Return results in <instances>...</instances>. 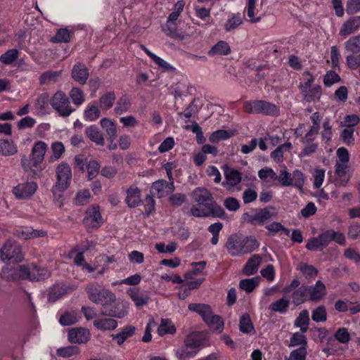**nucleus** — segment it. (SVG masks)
I'll return each mask as SVG.
<instances>
[{
    "mask_svg": "<svg viewBox=\"0 0 360 360\" xmlns=\"http://www.w3.org/2000/svg\"><path fill=\"white\" fill-rule=\"evenodd\" d=\"M292 302L295 305H300L309 300L307 285H302L295 290L292 295Z\"/></svg>",
    "mask_w": 360,
    "mask_h": 360,
    "instance_id": "obj_38",
    "label": "nucleus"
},
{
    "mask_svg": "<svg viewBox=\"0 0 360 360\" xmlns=\"http://www.w3.org/2000/svg\"><path fill=\"white\" fill-rule=\"evenodd\" d=\"M175 189L174 181L167 182L165 180H158L152 184L151 190L154 194L161 198L167 196Z\"/></svg>",
    "mask_w": 360,
    "mask_h": 360,
    "instance_id": "obj_17",
    "label": "nucleus"
},
{
    "mask_svg": "<svg viewBox=\"0 0 360 360\" xmlns=\"http://www.w3.org/2000/svg\"><path fill=\"white\" fill-rule=\"evenodd\" d=\"M259 243L254 236H243L235 234L231 236L226 242V247L232 256H240L256 250Z\"/></svg>",
    "mask_w": 360,
    "mask_h": 360,
    "instance_id": "obj_2",
    "label": "nucleus"
},
{
    "mask_svg": "<svg viewBox=\"0 0 360 360\" xmlns=\"http://www.w3.org/2000/svg\"><path fill=\"white\" fill-rule=\"evenodd\" d=\"M307 345V339L306 336L304 333H295L292 337L290 338V344L291 347H305Z\"/></svg>",
    "mask_w": 360,
    "mask_h": 360,
    "instance_id": "obj_63",
    "label": "nucleus"
},
{
    "mask_svg": "<svg viewBox=\"0 0 360 360\" xmlns=\"http://www.w3.org/2000/svg\"><path fill=\"white\" fill-rule=\"evenodd\" d=\"M129 312V303L126 301H119L114 307L110 308L108 311H102V314L122 319L126 316Z\"/></svg>",
    "mask_w": 360,
    "mask_h": 360,
    "instance_id": "obj_20",
    "label": "nucleus"
},
{
    "mask_svg": "<svg viewBox=\"0 0 360 360\" xmlns=\"http://www.w3.org/2000/svg\"><path fill=\"white\" fill-rule=\"evenodd\" d=\"M131 108V101L127 96H121L116 103L114 111L116 114L122 115L127 112Z\"/></svg>",
    "mask_w": 360,
    "mask_h": 360,
    "instance_id": "obj_51",
    "label": "nucleus"
},
{
    "mask_svg": "<svg viewBox=\"0 0 360 360\" xmlns=\"http://www.w3.org/2000/svg\"><path fill=\"white\" fill-rule=\"evenodd\" d=\"M51 155L49 158V162H54L58 160L65 153V146L60 141L52 143L51 146Z\"/></svg>",
    "mask_w": 360,
    "mask_h": 360,
    "instance_id": "obj_45",
    "label": "nucleus"
},
{
    "mask_svg": "<svg viewBox=\"0 0 360 360\" xmlns=\"http://www.w3.org/2000/svg\"><path fill=\"white\" fill-rule=\"evenodd\" d=\"M14 235L22 240H30L46 236L47 231L44 229H34L32 226H24L18 229Z\"/></svg>",
    "mask_w": 360,
    "mask_h": 360,
    "instance_id": "obj_14",
    "label": "nucleus"
},
{
    "mask_svg": "<svg viewBox=\"0 0 360 360\" xmlns=\"http://www.w3.org/2000/svg\"><path fill=\"white\" fill-rule=\"evenodd\" d=\"M304 100L308 103L318 101L321 96V87L315 86L313 88H309L306 91H302Z\"/></svg>",
    "mask_w": 360,
    "mask_h": 360,
    "instance_id": "obj_44",
    "label": "nucleus"
},
{
    "mask_svg": "<svg viewBox=\"0 0 360 360\" xmlns=\"http://www.w3.org/2000/svg\"><path fill=\"white\" fill-rule=\"evenodd\" d=\"M125 202L129 207H136L141 202V190L136 186H131L126 191Z\"/></svg>",
    "mask_w": 360,
    "mask_h": 360,
    "instance_id": "obj_21",
    "label": "nucleus"
},
{
    "mask_svg": "<svg viewBox=\"0 0 360 360\" xmlns=\"http://www.w3.org/2000/svg\"><path fill=\"white\" fill-rule=\"evenodd\" d=\"M217 209L214 207H198L193 206L191 209V214L195 217H207L216 216Z\"/></svg>",
    "mask_w": 360,
    "mask_h": 360,
    "instance_id": "obj_42",
    "label": "nucleus"
},
{
    "mask_svg": "<svg viewBox=\"0 0 360 360\" xmlns=\"http://www.w3.org/2000/svg\"><path fill=\"white\" fill-rule=\"evenodd\" d=\"M84 221L88 228H98L103 224V218L98 205H94L87 210Z\"/></svg>",
    "mask_w": 360,
    "mask_h": 360,
    "instance_id": "obj_13",
    "label": "nucleus"
},
{
    "mask_svg": "<svg viewBox=\"0 0 360 360\" xmlns=\"http://www.w3.org/2000/svg\"><path fill=\"white\" fill-rule=\"evenodd\" d=\"M176 332V328L169 319L161 320V323L158 328L159 335L163 336L166 334H174Z\"/></svg>",
    "mask_w": 360,
    "mask_h": 360,
    "instance_id": "obj_52",
    "label": "nucleus"
},
{
    "mask_svg": "<svg viewBox=\"0 0 360 360\" xmlns=\"http://www.w3.org/2000/svg\"><path fill=\"white\" fill-rule=\"evenodd\" d=\"M345 49L352 53L360 52V34L349 38L345 43Z\"/></svg>",
    "mask_w": 360,
    "mask_h": 360,
    "instance_id": "obj_57",
    "label": "nucleus"
},
{
    "mask_svg": "<svg viewBox=\"0 0 360 360\" xmlns=\"http://www.w3.org/2000/svg\"><path fill=\"white\" fill-rule=\"evenodd\" d=\"M43 161L35 159L30 155L29 158H23L21 160V165L26 172L32 174L34 176H40L41 172L44 169L42 165Z\"/></svg>",
    "mask_w": 360,
    "mask_h": 360,
    "instance_id": "obj_12",
    "label": "nucleus"
},
{
    "mask_svg": "<svg viewBox=\"0 0 360 360\" xmlns=\"http://www.w3.org/2000/svg\"><path fill=\"white\" fill-rule=\"evenodd\" d=\"M18 148L12 140L0 139V154L3 156H11L17 153Z\"/></svg>",
    "mask_w": 360,
    "mask_h": 360,
    "instance_id": "obj_33",
    "label": "nucleus"
},
{
    "mask_svg": "<svg viewBox=\"0 0 360 360\" xmlns=\"http://www.w3.org/2000/svg\"><path fill=\"white\" fill-rule=\"evenodd\" d=\"M205 322L209 326V327L214 331L221 333L224 327V323L221 316L214 315L213 313L208 317L207 321Z\"/></svg>",
    "mask_w": 360,
    "mask_h": 360,
    "instance_id": "obj_39",
    "label": "nucleus"
},
{
    "mask_svg": "<svg viewBox=\"0 0 360 360\" xmlns=\"http://www.w3.org/2000/svg\"><path fill=\"white\" fill-rule=\"evenodd\" d=\"M311 319L315 322H323L327 319L326 309L324 306H319L311 312Z\"/></svg>",
    "mask_w": 360,
    "mask_h": 360,
    "instance_id": "obj_59",
    "label": "nucleus"
},
{
    "mask_svg": "<svg viewBox=\"0 0 360 360\" xmlns=\"http://www.w3.org/2000/svg\"><path fill=\"white\" fill-rule=\"evenodd\" d=\"M101 110L96 101L89 103L84 111V119L89 122L96 120L100 117Z\"/></svg>",
    "mask_w": 360,
    "mask_h": 360,
    "instance_id": "obj_34",
    "label": "nucleus"
},
{
    "mask_svg": "<svg viewBox=\"0 0 360 360\" xmlns=\"http://www.w3.org/2000/svg\"><path fill=\"white\" fill-rule=\"evenodd\" d=\"M330 243L328 230L316 237L308 240L306 248L311 251L322 250Z\"/></svg>",
    "mask_w": 360,
    "mask_h": 360,
    "instance_id": "obj_15",
    "label": "nucleus"
},
{
    "mask_svg": "<svg viewBox=\"0 0 360 360\" xmlns=\"http://www.w3.org/2000/svg\"><path fill=\"white\" fill-rule=\"evenodd\" d=\"M277 181L283 186H294L298 188H302L304 183L302 172L295 170L290 174L285 166L282 167L279 174L277 175Z\"/></svg>",
    "mask_w": 360,
    "mask_h": 360,
    "instance_id": "obj_8",
    "label": "nucleus"
},
{
    "mask_svg": "<svg viewBox=\"0 0 360 360\" xmlns=\"http://www.w3.org/2000/svg\"><path fill=\"white\" fill-rule=\"evenodd\" d=\"M91 194L89 190H81L75 195V202L78 205H84L89 202Z\"/></svg>",
    "mask_w": 360,
    "mask_h": 360,
    "instance_id": "obj_61",
    "label": "nucleus"
},
{
    "mask_svg": "<svg viewBox=\"0 0 360 360\" xmlns=\"http://www.w3.org/2000/svg\"><path fill=\"white\" fill-rule=\"evenodd\" d=\"M231 51L229 44L223 40L219 41L214 44L208 52L210 56H226Z\"/></svg>",
    "mask_w": 360,
    "mask_h": 360,
    "instance_id": "obj_32",
    "label": "nucleus"
},
{
    "mask_svg": "<svg viewBox=\"0 0 360 360\" xmlns=\"http://www.w3.org/2000/svg\"><path fill=\"white\" fill-rule=\"evenodd\" d=\"M136 328L133 326H126L122 328L121 331L117 334L112 335V340H115L118 345H122L128 338L135 334Z\"/></svg>",
    "mask_w": 360,
    "mask_h": 360,
    "instance_id": "obj_30",
    "label": "nucleus"
},
{
    "mask_svg": "<svg viewBox=\"0 0 360 360\" xmlns=\"http://www.w3.org/2000/svg\"><path fill=\"white\" fill-rule=\"evenodd\" d=\"M360 30V15L353 16L345 20L341 25L339 34L346 37Z\"/></svg>",
    "mask_w": 360,
    "mask_h": 360,
    "instance_id": "obj_16",
    "label": "nucleus"
},
{
    "mask_svg": "<svg viewBox=\"0 0 360 360\" xmlns=\"http://www.w3.org/2000/svg\"><path fill=\"white\" fill-rule=\"evenodd\" d=\"M274 214L267 209H261L249 217V221L254 225H262L272 219Z\"/></svg>",
    "mask_w": 360,
    "mask_h": 360,
    "instance_id": "obj_26",
    "label": "nucleus"
},
{
    "mask_svg": "<svg viewBox=\"0 0 360 360\" xmlns=\"http://www.w3.org/2000/svg\"><path fill=\"white\" fill-rule=\"evenodd\" d=\"M94 326L96 328L101 331H111L117 327L118 323L115 319L112 318H101L95 319L94 321Z\"/></svg>",
    "mask_w": 360,
    "mask_h": 360,
    "instance_id": "obj_28",
    "label": "nucleus"
},
{
    "mask_svg": "<svg viewBox=\"0 0 360 360\" xmlns=\"http://www.w3.org/2000/svg\"><path fill=\"white\" fill-rule=\"evenodd\" d=\"M259 177L266 183L274 184L277 181L276 173L271 168L265 167L258 172Z\"/></svg>",
    "mask_w": 360,
    "mask_h": 360,
    "instance_id": "obj_49",
    "label": "nucleus"
},
{
    "mask_svg": "<svg viewBox=\"0 0 360 360\" xmlns=\"http://www.w3.org/2000/svg\"><path fill=\"white\" fill-rule=\"evenodd\" d=\"M46 150L47 145L43 141H37L34 143L30 155L35 159L44 161Z\"/></svg>",
    "mask_w": 360,
    "mask_h": 360,
    "instance_id": "obj_48",
    "label": "nucleus"
},
{
    "mask_svg": "<svg viewBox=\"0 0 360 360\" xmlns=\"http://www.w3.org/2000/svg\"><path fill=\"white\" fill-rule=\"evenodd\" d=\"M86 134L94 143L103 146L104 144V137L98 127L95 125L90 126L86 129Z\"/></svg>",
    "mask_w": 360,
    "mask_h": 360,
    "instance_id": "obj_40",
    "label": "nucleus"
},
{
    "mask_svg": "<svg viewBox=\"0 0 360 360\" xmlns=\"http://www.w3.org/2000/svg\"><path fill=\"white\" fill-rule=\"evenodd\" d=\"M127 292L137 307L146 305L150 300L148 295L141 293L136 289H130Z\"/></svg>",
    "mask_w": 360,
    "mask_h": 360,
    "instance_id": "obj_35",
    "label": "nucleus"
},
{
    "mask_svg": "<svg viewBox=\"0 0 360 360\" xmlns=\"http://www.w3.org/2000/svg\"><path fill=\"white\" fill-rule=\"evenodd\" d=\"M198 346V343L193 342L191 340L188 338L186 340L185 345L176 350V354L181 360L189 359L196 354V350L194 351L193 349H196Z\"/></svg>",
    "mask_w": 360,
    "mask_h": 360,
    "instance_id": "obj_19",
    "label": "nucleus"
},
{
    "mask_svg": "<svg viewBox=\"0 0 360 360\" xmlns=\"http://www.w3.org/2000/svg\"><path fill=\"white\" fill-rule=\"evenodd\" d=\"M244 111L252 114L277 115L279 108L274 104L265 101H247L243 103Z\"/></svg>",
    "mask_w": 360,
    "mask_h": 360,
    "instance_id": "obj_5",
    "label": "nucleus"
},
{
    "mask_svg": "<svg viewBox=\"0 0 360 360\" xmlns=\"http://www.w3.org/2000/svg\"><path fill=\"white\" fill-rule=\"evenodd\" d=\"M89 338V330L83 328H72L68 333L69 340L73 343H86Z\"/></svg>",
    "mask_w": 360,
    "mask_h": 360,
    "instance_id": "obj_22",
    "label": "nucleus"
},
{
    "mask_svg": "<svg viewBox=\"0 0 360 360\" xmlns=\"http://www.w3.org/2000/svg\"><path fill=\"white\" fill-rule=\"evenodd\" d=\"M116 96L115 92L113 91H108L105 93L103 95H102L99 99V108L102 110H108L110 109L115 101Z\"/></svg>",
    "mask_w": 360,
    "mask_h": 360,
    "instance_id": "obj_36",
    "label": "nucleus"
},
{
    "mask_svg": "<svg viewBox=\"0 0 360 360\" xmlns=\"http://www.w3.org/2000/svg\"><path fill=\"white\" fill-rule=\"evenodd\" d=\"M290 301L287 298L283 297L272 302L269 305V309L272 311L284 314L288 311Z\"/></svg>",
    "mask_w": 360,
    "mask_h": 360,
    "instance_id": "obj_43",
    "label": "nucleus"
},
{
    "mask_svg": "<svg viewBox=\"0 0 360 360\" xmlns=\"http://www.w3.org/2000/svg\"><path fill=\"white\" fill-rule=\"evenodd\" d=\"M3 276L8 281L18 278H27L30 281H40L50 276L49 271L45 268H40L33 264L20 265L17 268L6 267L3 269Z\"/></svg>",
    "mask_w": 360,
    "mask_h": 360,
    "instance_id": "obj_1",
    "label": "nucleus"
},
{
    "mask_svg": "<svg viewBox=\"0 0 360 360\" xmlns=\"http://www.w3.org/2000/svg\"><path fill=\"white\" fill-rule=\"evenodd\" d=\"M72 76L75 81L84 84L89 77V71L84 64L77 63L73 66Z\"/></svg>",
    "mask_w": 360,
    "mask_h": 360,
    "instance_id": "obj_27",
    "label": "nucleus"
},
{
    "mask_svg": "<svg viewBox=\"0 0 360 360\" xmlns=\"http://www.w3.org/2000/svg\"><path fill=\"white\" fill-rule=\"evenodd\" d=\"M307 356V349L305 347H300L298 349L292 351L286 360H305Z\"/></svg>",
    "mask_w": 360,
    "mask_h": 360,
    "instance_id": "obj_64",
    "label": "nucleus"
},
{
    "mask_svg": "<svg viewBox=\"0 0 360 360\" xmlns=\"http://www.w3.org/2000/svg\"><path fill=\"white\" fill-rule=\"evenodd\" d=\"M69 95L73 103L77 105H82L84 101V93L80 89L77 87L72 88L70 90Z\"/></svg>",
    "mask_w": 360,
    "mask_h": 360,
    "instance_id": "obj_60",
    "label": "nucleus"
},
{
    "mask_svg": "<svg viewBox=\"0 0 360 360\" xmlns=\"http://www.w3.org/2000/svg\"><path fill=\"white\" fill-rule=\"evenodd\" d=\"M180 14L173 11L168 17L166 27L164 29L165 34L170 37L178 39H184V37L178 33L175 30L174 24L176 20L178 19Z\"/></svg>",
    "mask_w": 360,
    "mask_h": 360,
    "instance_id": "obj_24",
    "label": "nucleus"
},
{
    "mask_svg": "<svg viewBox=\"0 0 360 360\" xmlns=\"http://www.w3.org/2000/svg\"><path fill=\"white\" fill-rule=\"evenodd\" d=\"M256 10V0H248V5L245 8L247 15L249 18L250 22L256 23L261 20V17L257 16Z\"/></svg>",
    "mask_w": 360,
    "mask_h": 360,
    "instance_id": "obj_55",
    "label": "nucleus"
},
{
    "mask_svg": "<svg viewBox=\"0 0 360 360\" xmlns=\"http://www.w3.org/2000/svg\"><path fill=\"white\" fill-rule=\"evenodd\" d=\"M243 22L240 13H231L229 15L224 27L226 32H231L238 28Z\"/></svg>",
    "mask_w": 360,
    "mask_h": 360,
    "instance_id": "obj_37",
    "label": "nucleus"
},
{
    "mask_svg": "<svg viewBox=\"0 0 360 360\" xmlns=\"http://www.w3.org/2000/svg\"><path fill=\"white\" fill-rule=\"evenodd\" d=\"M19 51L15 49L8 50L0 56V62L4 65H11L18 58Z\"/></svg>",
    "mask_w": 360,
    "mask_h": 360,
    "instance_id": "obj_54",
    "label": "nucleus"
},
{
    "mask_svg": "<svg viewBox=\"0 0 360 360\" xmlns=\"http://www.w3.org/2000/svg\"><path fill=\"white\" fill-rule=\"evenodd\" d=\"M240 330L244 333H250L254 330V327L248 314H244L240 319Z\"/></svg>",
    "mask_w": 360,
    "mask_h": 360,
    "instance_id": "obj_58",
    "label": "nucleus"
},
{
    "mask_svg": "<svg viewBox=\"0 0 360 360\" xmlns=\"http://www.w3.org/2000/svg\"><path fill=\"white\" fill-rule=\"evenodd\" d=\"M298 269L309 279L314 278L317 275V270L313 266L304 263L300 264Z\"/></svg>",
    "mask_w": 360,
    "mask_h": 360,
    "instance_id": "obj_62",
    "label": "nucleus"
},
{
    "mask_svg": "<svg viewBox=\"0 0 360 360\" xmlns=\"http://www.w3.org/2000/svg\"><path fill=\"white\" fill-rule=\"evenodd\" d=\"M58 321L62 326H70L79 321L81 316L77 309H70L58 312Z\"/></svg>",
    "mask_w": 360,
    "mask_h": 360,
    "instance_id": "obj_23",
    "label": "nucleus"
},
{
    "mask_svg": "<svg viewBox=\"0 0 360 360\" xmlns=\"http://www.w3.org/2000/svg\"><path fill=\"white\" fill-rule=\"evenodd\" d=\"M292 148V144L287 142L277 147L271 153V158L276 162H283V153L289 151Z\"/></svg>",
    "mask_w": 360,
    "mask_h": 360,
    "instance_id": "obj_50",
    "label": "nucleus"
},
{
    "mask_svg": "<svg viewBox=\"0 0 360 360\" xmlns=\"http://www.w3.org/2000/svg\"><path fill=\"white\" fill-rule=\"evenodd\" d=\"M1 259L7 263L20 262L23 259L20 245L15 241L8 240L0 250Z\"/></svg>",
    "mask_w": 360,
    "mask_h": 360,
    "instance_id": "obj_6",
    "label": "nucleus"
},
{
    "mask_svg": "<svg viewBox=\"0 0 360 360\" xmlns=\"http://www.w3.org/2000/svg\"><path fill=\"white\" fill-rule=\"evenodd\" d=\"M348 164L336 163L335 165V184L340 186H344L349 179V175L347 174Z\"/></svg>",
    "mask_w": 360,
    "mask_h": 360,
    "instance_id": "obj_25",
    "label": "nucleus"
},
{
    "mask_svg": "<svg viewBox=\"0 0 360 360\" xmlns=\"http://www.w3.org/2000/svg\"><path fill=\"white\" fill-rule=\"evenodd\" d=\"M309 323V314L307 310H302L295 321V326L300 328L301 332L304 333L307 331Z\"/></svg>",
    "mask_w": 360,
    "mask_h": 360,
    "instance_id": "obj_46",
    "label": "nucleus"
},
{
    "mask_svg": "<svg viewBox=\"0 0 360 360\" xmlns=\"http://www.w3.org/2000/svg\"><path fill=\"white\" fill-rule=\"evenodd\" d=\"M223 169L224 181L222 182V186L231 192L240 190L238 185L242 181V174L238 170L228 166H224Z\"/></svg>",
    "mask_w": 360,
    "mask_h": 360,
    "instance_id": "obj_10",
    "label": "nucleus"
},
{
    "mask_svg": "<svg viewBox=\"0 0 360 360\" xmlns=\"http://www.w3.org/2000/svg\"><path fill=\"white\" fill-rule=\"evenodd\" d=\"M37 188L34 181L21 183L13 188V193L18 199H26L33 195Z\"/></svg>",
    "mask_w": 360,
    "mask_h": 360,
    "instance_id": "obj_11",
    "label": "nucleus"
},
{
    "mask_svg": "<svg viewBox=\"0 0 360 360\" xmlns=\"http://www.w3.org/2000/svg\"><path fill=\"white\" fill-rule=\"evenodd\" d=\"M67 292V290L63 285L57 284L53 285L49 293V300L51 302H56L60 299L64 294Z\"/></svg>",
    "mask_w": 360,
    "mask_h": 360,
    "instance_id": "obj_56",
    "label": "nucleus"
},
{
    "mask_svg": "<svg viewBox=\"0 0 360 360\" xmlns=\"http://www.w3.org/2000/svg\"><path fill=\"white\" fill-rule=\"evenodd\" d=\"M233 135L234 133L232 131L224 129L217 130L210 134L209 141L213 143H218L221 141L227 140Z\"/></svg>",
    "mask_w": 360,
    "mask_h": 360,
    "instance_id": "obj_47",
    "label": "nucleus"
},
{
    "mask_svg": "<svg viewBox=\"0 0 360 360\" xmlns=\"http://www.w3.org/2000/svg\"><path fill=\"white\" fill-rule=\"evenodd\" d=\"M262 263V257L259 255H252L245 264L243 268V273L246 276H251L257 272L258 268Z\"/></svg>",
    "mask_w": 360,
    "mask_h": 360,
    "instance_id": "obj_29",
    "label": "nucleus"
},
{
    "mask_svg": "<svg viewBox=\"0 0 360 360\" xmlns=\"http://www.w3.org/2000/svg\"><path fill=\"white\" fill-rule=\"evenodd\" d=\"M259 277L243 279L240 281L239 286L246 292L250 293L255 289V288L259 284Z\"/></svg>",
    "mask_w": 360,
    "mask_h": 360,
    "instance_id": "obj_53",
    "label": "nucleus"
},
{
    "mask_svg": "<svg viewBox=\"0 0 360 360\" xmlns=\"http://www.w3.org/2000/svg\"><path fill=\"white\" fill-rule=\"evenodd\" d=\"M307 289L309 300L312 302H319L326 295V286L321 281H316L315 285H307Z\"/></svg>",
    "mask_w": 360,
    "mask_h": 360,
    "instance_id": "obj_18",
    "label": "nucleus"
},
{
    "mask_svg": "<svg viewBox=\"0 0 360 360\" xmlns=\"http://www.w3.org/2000/svg\"><path fill=\"white\" fill-rule=\"evenodd\" d=\"M188 309L198 314L203 321H207L208 317L212 314L211 307L205 304L191 303L188 305Z\"/></svg>",
    "mask_w": 360,
    "mask_h": 360,
    "instance_id": "obj_31",
    "label": "nucleus"
},
{
    "mask_svg": "<svg viewBox=\"0 0 360 360\" xmlns=\"http://www.w3.org/2000/svg\"><path fill=\"white\" fill-rule=\"evenodd\" d=\"M56 173V182L53 188V194L55 200H60L63 193L70 186L72 169L68 163L62 162L57 166Z\"/></svg>",
    "mask_w": 360,
    "mask_h": 360,
    "instance_id": "obj_3",
    "label": "nucleus"
},
{
    "mask_svg": "<svg viewBox=\"0 0 360 360\" xmlns=\"http://www.w3.org/2000/svg\"><path fill=\"white\" fill-rule=\"evenodd\" d=\"M101 127L105 130L109 139H115L117 136V127L114 122L108 118H103L100 121Z\"/></svg>",
    "mask_w": 360,
    "mask_h": 360,
    "instance_id": "obj_41",
    "label": "nucleus"
},
{
    "mask_svg": "<svg viewBox=\"0 0 360 360\" xmlns=\"http://www.w3.org/2000/svg\"><path fill=\"white\" fill-rule=\"evenodd\" d=\"M50 104L58 114L62 117H68L75 110L71 107L66 94L60 91L54 94L50 100Z\"/></svg>",
    "mask_w": 360,
    "mask_h": 360,
    "instance_id": "obj_9",
    "label": "nucleus"
},
{
    "mask_svg": "<svg viewBox=\"0 0 360 360\" xmlns=\"http://www.w3.org/2000/svg\"><path fill=\"white\" fill-rule=\"evenodd\" d=\"M191 196L200 206L217 209V217H220L224 213L222 209L215 203L211 193L207 189L198 187L193 191Z\"/></svg>",
    "mask_w": 360,
    "mask_h": 360,
    "instance_id": "obj_7",
    "label": "nucleus"
},
{
    "mask_svg": "<svg viewBox=\"0 0 360 360\" xmlns=\"http://www.w3.org/2000/svg\"><path fill=\"white\" fill-rule=\"evenodd\" d=\"M88 298L94 304L101 305L104 309L116 301V295L111 290L102 288L96 284L86 286Z\"/></svg>",
    "mask_w": 360,
    "mask_h": 360,
    "instance_id": "obj_4",
    "label": "nucleus"
}]
</instances>
